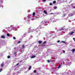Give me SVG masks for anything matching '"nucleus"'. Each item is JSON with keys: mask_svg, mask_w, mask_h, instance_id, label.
Listing matches in <instances>:
<instances>
[{"mask_svg": "<svg viewBox=\"0 0 75 75\" xmlns=\"http://www.w3.org/2000/svg\"><path fill=\"white\" fill-rule=\"evenodd\" d=\"M1 38H3L4 39H5V38H6V37L4 35H2L1 36Z\"/></svg>", "mask_w": 75, "mask_h": 75, "instance_id": "1", "label": "nucleus"}, {"mask_svg": "<svg viewBox=\"0 0 75 75\" xmlns=\"http://www.w3.org/2000/svg\"><path fill=\"white\" fill-rule=\"evenodd\" d=\"M74 32L72 31L69 34V35H72V34H74Z\"/></svg>", "mask_w": 75, "mask_h": 75, "instance_id": "2", "label": "nucleus"}, {"mask_svg": "<svg viewBox=\"0 0 75 75\" xmlns=\"http://www.w3.org/2000/svg\"><path fill=\"white\" fill-rule=\"evenodd\" d=\"M42 41H41V40H40L38 41V43L40 44H41V43H42Z\"/></svg>", "mask_w": 75, "mask_h": 75, "instance_id": "3", "label": "nucleus"}, {"mask_svg": "<svg viewBox=\"0 0 75 75\" xmlns=\"http://www.w3.org/2000/svg\"><path fill=\"white\" fill-rule=\"evenodd\" d=\"M35 58V55H33L31 57V58Z\"/></svg>", "mask_w": 75, "mask_h": 75, "instance_id": "4", "label": "nucleus"}, {"mask_svg": "<svg viewBox=\"0 0 75 75\" xmlns=\"http://www.w3.org/2000/svg\"><path fill=\"white\" fill-rule=\"evenodd\" d=\"M44 13H45V14H47V12H46L45 10H44Z\"/></svg>", "mask_w": 75, "mask_h": 75, "instance_id": "5", "label": "nucleus"}, {"mask_svg": "<svg viewBox=\"0 0 75 75\" xmlns=\"http://www.w3.org/2000/svg\"><path fill=\"white\" fill-rule=\"evenodd\" d=\"M75 51V49H73L72 50V52H73V53H74V51Z\"/></svg>", "mask_w": 75, "mask_h": 75, "instance_id": "6", "label": "nucleus"}, {"mask_svg": "<svg viewBox=\"0 0 75 75\" xmlns=\"http://www.w3.org/2000/svg\"><path fill=\"white\" fill-rule=\"evenodd\" d=\"M22 48L23 49L25 48V46H24V45H22Z\"/></svg>", "mask_w": 75, "mask_h": 75, "instance_id": "7", "label": "nucleus"}, {"mask_svg": "<svg viewBox=\"0 0 75 75\" xmlns=\"http://www.w3.org/2000/svg\"><path fill=\"white\" fill-rule=\"evenodd\" d=\"M7 35L8 37H10V34H9V33H7Z\"/></svg>", "mask_w": 75, "mask_h": 75, "instance_id": "8", "label": "nucleus"}, {"mask_svg": "<svg viewBox=\"0 0 75 75\" xmlns=\"http://www.w3.org/2000/svg\"><path fill=\"white\" fill-rule=\"evenodd\" d=\"M35 12H33V16H35Z\"/></svg>", "mask_w": 75, "mask_h": 75, "instance_id": "9", "label": "nucleus"}, {"mask_svg": "<svg viewBox=\"0 0 75 75\" xmlns=\"http://www.w3.org/2000/svg\"><path fill=\"white\" fill-rule=\"evenodd\" d=\"M56 3V1H54L53 2V3H54V4H55V3Z\"/></svg>", "mask_w": 75, "mask_h": 75, "instance_id": "10", "label": "nucleus"}, {"mask_svg": "<svg viewBox=\"0 0 75 75\" xmlns=\"http://www.w3.org/2000/svg\"><path fill=\"white\" fill-rule=\"evenodd\" d=\"M31 66H30V67L29 68V70H30L31 69Z\"/></svg>", "mask_w": 75, "mask_h": 75, "instance_id": "11", "label": "nucleus"}, {"mask_svg": "<svg viewBox=\"0 0 75 75\" xmlns=\"http://www.w3.org/2000/svg\"><path fill=\"white\" fill-rule=\"evenodd\" d=\"M47 61L48 63H49V62H50V60H47Z\"/></svg>", "mask_w": 75, "mask_h": 75, "instance_id": "12", "label": "nucleus"}, {"mask_svg": "<svg viewBox=\"0 0 75 75\" xmlns=\"http://www.w3.org/2000/svg\"><path fill=\"white\" fill-rule=\"evenodd\" d=\"M46 42H47L46 41H45V42H43V44H45Z\"/></svg>", "mask_w": 75, "mask_h": 75, "instance_id": "13", "label": "nucleus"}, {"mask_svg": "<svg viewBox=\"0 0 75 75\" xmlns=\"http://www.w3.org/2000/svg\"><path fill=\"white\" fill-rule=\"evenodd\" d=\"M61 64H59V67H58V68H59L61 67Z\"/></svg>", "mask_w": 75, "mask_h": 75, "instance_id": "14", "label": "nucleus"}, {"mask_svg": "<svg viewBox=\"0 0 75 75\" xmlns=\"http://www.w3.org/2000/svg\"><path fill=\"white\" fill-rule=\"evenodd\" d=\"M57 8V7L56 6H55L54 7V9H56Z\"/></svg>", "mask_w": 75, "mask_h": 75, "instance_id": "15", "label": "nucleus"}, {"mask_svg": "<svg viewBox=\"0 0 75 75\" xmlns=\"http://www.w3.org/2000/svg\"><path fill=\"white\" fill-rule=\"evenodd\" d=\"M36 70H35L33 72L34 73H36Z\"/></svg>", "mask_w": 75, "mask_h": 75, "instance_id": "16", "label": "nucleus"}, {"mask_svg": "<svg viewBox=\"0 0 75 75\" xmlns=\"http://www.w3.org/2000/svg\"><path fill=\"white\" fill-rule=\"evenodd\" d=\"M7 58H10V56H8Z\"/></svg>", "mask_w": 75, "mask_h": 75, "instance_id": "17", "label": "nucleus"}, {"mask_svg": "<svg viewBox=\"0 0 75 75\" xmlns=\"http://www.w3.org/2000/svg\"><path fill=\"white\" fill-rule=\"evenodd\" d=\"M19 65V63L16 64V66H17V65Z\"/></svg>", "mask_w": 75, "mask_h": 75, "instance_id": "18", "label": "nucleus"}, {"mask_svg": "<svg viewBox=\"0 0 75 75\" xmlns=\"http://www.w3.org/2000/svg\"><path fill=\"white\" fill-rule=\"evenodd\" d=\"M16 38L15 37H13V39H14V40H16Z\"/></svg>", "mask_w": 75, "mask_h": 75, "instance_id": "19", "label": "nucleus"}, {"mask_svg": "<svg viewBox=\"0 0 75 75\" xmlns=\"http://www.w3.org/2000/svg\"><path fill=\"white\" fill-rule=\"evenodd\" d=\"M20 42H21V41H18V44H19V43H20Z\"/></svg>", "mask_w": 75, "mask_h": 75, "instance_id": "20", "label": "nucleus"}, {"mask_svg": "<svg viewBox=\"0 0 75 75\" xmlns=\"http://www.w3.org/2000/svg\"><path fill=\"white\" fill-rule=\"evenodd\" d=\"M1 67H3V64H1Z\"/></svg>", "mask_w": 75, "mask_h": 75, "instance_id": "21", "label": "nucleus"}, {"mask_svg": "<svg viewBox=\"0 0 75 75\" xmlns=\"http://www.w3.org/2000/svg\"><path fill=\"white\" fill-rule=\"evenodd\" d=\"M2 70H3L2 69H0V72H1V71H2Z\"/></svg>", "mask_w": 75, "mask_h": 75, "instance_id": "22", "label": "nucleus"}, {"mask_svg": "<svg viewBox=\"0 0 75 75\" xmlns=\"http://www.w3.org/2000/svg\"><path fill=\"white\" fill-rule=\"evenodd\" d=\"M61 42H63V43H65V42L64 41H62Z\"/></svg>", "mask_w": 75, "mask_h": 75, "instance_id": "23", "label": "nucleus"}, {"mask_svg": "<svg viewBox=\"0 0 75 75\" xmlns=\"http://www.w3.org/2000/svg\"><path fill=\"white\" fill-rule=\"evenodd\" d=\"M63 53H65V50H63Z\"/></svg>", "mask_w": 75, "mask_h": 75, "instance_id": "24", "label": "nucleus"}, {"mask_svg": "<svg viewBox=\"0 0 75 75\" xmlns=\"http://www.w3.org/2000/svg\"><path fill=\"white\" fill-rule=\"evenodd\" d=\"M46 1V0H43V2H45Z\"/></svg>", "mask_w": 75, "mask_h": 75, "instance_id": "25", "label": "nucleus"}, {"mask_svg": "<svg viewBox=\"0 0 75 75\" xmlns=\"http://www.w3.org/2000/svg\"><path fill=\"white\" fill-rule=\"evenodd\" d=\"M59 42H60V40H58V41H57V42H58V43H59Z\"/></svg>", "mask_w": 75, "mask_h": 75, "instance_id": "26", "label": "nucleus"}, {"mask_svg": "<svg viewBox=\"0 0 75 75\" xmlns=\"http://www.w3.org/2000/svg\"><path fill=\"white\" fill-rule=\"evenodd\" d=\"M73 40H74V41H75V38H73Z\"/></svg>", "mask_w": 75, "mask_h": 75, "instance_id": "27", "label": "nucleus"}, {"mask_svg": "<svg viewBox=\"0 0 75 75\" xmlns=\"http://www.w3.org/2000/svg\"><path fill=\"white\" fill-rule=\"evenodd\" d=\"M66 16V14H64L63 15V16Z\"/></svg>", "mask_w": 75, "mask_h": 75, "instance_id": "28", "label": "nucleus"}, {"mask_svg": "<svg viewBox=\"0 0 75 75\" xmlns=\"http://www.w3.org/2000/svg\"><path fill=\"white\" fill-rule=\"evenodd\" d=\"M52 4H51V3H50V6H51V5H52Z\"/></svg>", "mask_w": 75, "mask_h": 75, "instance_id": "29", "label": "nucleus"}, {"mask_svg": "<svg viewBox=\"0 0 75 75\" xmlns=\"http://www.w3.org/2000/svg\"><path fill=\"white\" fill-rule=\"evenodd\" d=\"M54 14V13H50V14Z\"/></svg>", "mask_w": 75, "mask_h": 75, "instance_id": "30", "label": "nucleus"}, {"mask_svg": "<svg viewBox=\"0 0 75 75\" xmlns=\"http://www.w3.org/2000/svg\"><path fill=\"white\" fill-rule=\"evenodd\" d=\"M16 53H17V52H15L14 53V54H16Z\"/></svg>", "mask_w": 75, "mask_h": 75, "instance_id": "31", "label": "nucleus"}, {"mask_svg": "<svg viewBox=\"0 0 75 75\" xmlns=\"http://www.w3.org/2000/svg\"><path fill=\"white\" fill-rule=\"evenodd\" d=\"M73 8H75V6L73 7Z\"/></svg>", "mask_w": 75, "mask_h": 75, "instance_id": "32", "label": "nucleus"}, {"mask_svg": "<svg viewBox=\"0 0 75 75\" xmlns=\"http://www.w3.org/2000/svg\"><path fill=\"white\" fill-rule=\"evenodd\" d=\"M14 49H16V48H15Z\"/></svg>", "mask_w": 75, "mask_h": 75, "instance_id": "33", "label": "nucleus"}, {"mask_svg": "<svg viewBox=\"0 0 75 75\" xmlns=\"http://www.w3.org/2000/svg\"><path fill=\"white\" fill-rule=\"evenodd\" d=\"M30 33V32H28V33Z\"/></svg>", "mask_w": 75, "mask_h": 75, "instance_id": "34", "label": "nucleus"}, {"mask_svg": "<svg viewBox=\"0 0 75 75\" xmlns=\"http://www.w3.org/2000/svg\"><path fill=\"white\" fill-rule=\"evenodd\" d=\"M63 30V29H61V30Z\"/></svg>", "mask_w": 75, "mask_h": 75, "instance_id": "35", "label": "nucleus"}, {"mask_svg": "<svg viewBox=\"0 0 75 75\" xmlns=\"http://www.w3.org/2000/svg\"><path fill=\"white\" fill-rule=\"evenodd\" d=\"M21 61H20V62H21Z\"/></svg>", "mask_w": 75, "mask_h": 75, "instance_id": "36", "label": "nucleus"}]
</instances>
